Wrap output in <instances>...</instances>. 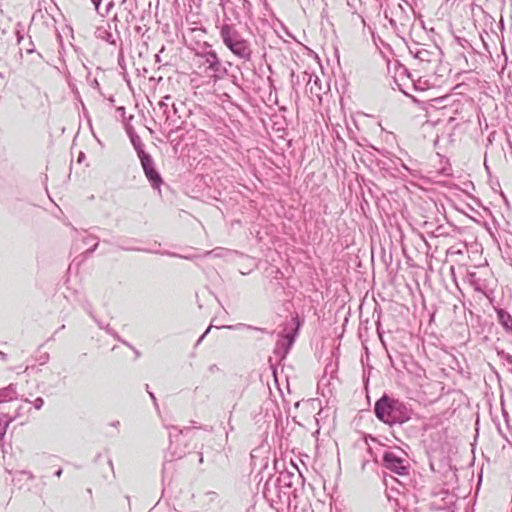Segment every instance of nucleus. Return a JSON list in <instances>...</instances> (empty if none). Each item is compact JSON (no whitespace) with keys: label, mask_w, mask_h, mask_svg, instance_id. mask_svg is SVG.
I'll return each instance as SVG.
<instances>
[{"label":"nucleus","mask_w":512,"mask_h":512,"mask_svg":"<svg viewBox=\"0 0 512 512\" xmlns=\"http://www.w3.org/2000/svg\"><path fill=\"white\" fill-rule=\"evenodd\" d=\"M373 413L377 420L393 428H402L408 423L413 415L411 405L388 393H383L373 407Z\"/></svg>","instance_id":"nucleus-1"},{"label":"nucleus","mask_w":512,"mask_h":512,"mask_svg":"<svg viewBox=\"0 0 512 512\" xmlns=\"http://www.w3.org/2000/svg\"><path fill=\"white\" fill-rule=\"evenodd\" d=\"M130 144L132 145L136 156L139 160L143 174L148 181L150 187L162 197V186L165 185L164 179L157 168L156 162L151 153L147 150L145 143L141 137L134 131L130 125Z\"/></svg>","instance_id":"nucleus-2"},{"label":"nucleus","mask_w":512,"mask_h":512,"mask_svg":"<svg viewBox=\"0 0 512 512\" xmlns=\"http://www.w3.org/2000/svg\"><path fill=\"white\" fill-rule=\"evenodd\" d=\"M220 37L227 49L237 58L244 62L252 60L253 50L251 43L245 39L235 25L223 21L220 26Z\"/></svg>","instance_id":"nucleus-3"},{"label":"nucleus","mask_w":512,"mask_h":512,"mask_svg":"<svg viewBox=\"0 0 512 512\" xmlns=\"http://www.w3.org/2000/svg\"><path fill=\"white\" fill-rule=\"evenodd\" d=\"M292 322L294 324V328L288 333L280 336L273 350L274 355L280 360L285 359L292 349L304 323V319L298 313H295L292 315Z\"/></svg>","instance_id":"nucleus-4"},{"label":"nucleus","mask_w":512,"mask_h":512,"mask_svg":"<svg viewBox=\"0 0 512 512\" xmlns=\"http://www.w3.org/2000/svg\"><path fill=\"white\" fill-rule=\"evenodd\" d=\"M183 430L175 426L169 428V447L164 456L163 471L167 469L168 464L176 459H181L187 453L186 444L183 443Z\"/></svg>","instance_id":"nucleus-5"},{"label":"nucleus","mask_w":512,"mask_h":512,"mask_svg":"<svg viewBox=\"0 0 512 512\" xmlns=\"http://www.w3.org/2000/svg\"><path fill=\"white\" fill-rule=\"evenodd\" d=\"M208 47L209 49L201 52L199 56L204 59V64L207 65V70L213 72L211 78L216 82L227 75L228 69L226 65L222 63L216 51L211 49V46Z\"/></svg>","instance_id":"nucleus-6"},{"label":"nucleus","mask_w":512,"mask_h":512,"mask_svg":"<svg viewBox=\"0 0 512 512\" xmlns=\"http://www.w3.org/2000/svg\"><path fill=\"white\" fill-rule=\"evenodd\" d=\"M263 496L272 507L279 504L289 506L291 502V493L275 485L271 478L264 485Z\"/></svg>","instance_id":"nucleus-7"},{"label":"nucleus","mask_w":512,"mask_h":512,"mask_svg":"<svg viewBox=\"0 0 512 512\" xmlns=\"http://www.w3.org/2000/svg\"><path fill=\"white\" fill-rule=\"evenodd\" d=\"M382 465L387 470L400 475L406 476L409 474L410 464L404 458L398 456L393 451H385L382 455Z\"/></svg>","instance_id":"nucleus-8"},{"label":"nucleus","mask_w":512,"mask_h":512,"mask_svg":"<svg viewBox=\"0 0 512 512\" xmlns=\"http://www.w3.org/2000/svg\"><path fill=\"white\" fill-rule=\"evenodd\" d=\"M160 107L164 109L163 112L166 116L165 125H167V128H169V132H177L179 129H181L184 121L181 120L182 116L179 114V112L181 109H184V103L179 102L177 105L173 102L171 107H169L168 103L161 102Z\"/></svg>","instance_id":"nucleus-9"},{"label":"nucleus","mask_w":512,"mask_h":512,"mask_svg":"<svg viewBox=\"0 0 512 512\" xmlns=\"http://www.w3.org/2000/svg\"><path fill=\"white\" fill-rule=\"evenodd\" d=\"M301 476L296 475L293 472L284 470L279 473L277 478L273 481L275 485H277L280 488L285 489L286 491L290 492L291 494L296 490L294 489V482H299Z\"/></svg>","instance_id":"nucleus-10"},{"label":"nucleus","mask_w":512,"mask_h":512,"mask_svg":"<svg viewBox=\"0 0 512 512\" xmlns=\"http://www.w3.org/2000/svg\"><path fill=\"white\" fill-rule=\"evenodd\" d=\"M115 32H116V38L113 36L112 32H108V38L107 41L111 44L116 45L117 39L120 42V50H119V56H118V63L121 69L123 70V78L128 83V78L126 74V64H125V58H124V51H123V40L120 37V33L117 28V24L114 25Z\"/></svg>","instance_id":"nucleus-11"},{"label":"nucleus","mask_w":512,"mask_h":512,"mask_svg":"<svg viewBox=\"0 0 512 512\" xmlns=\"http://www.w3.org/2000/svg\"><path fill=\"white\" fill-rule=\"evenodd\" d=\"M18 398L17 385L9 384L0 389V403L13 401Z\"/></svg>","instance_id":"nucleus-12"},{"label":"nucleus","mask_w":512,"mask_h":512,"mask_svg":"<svg viewBox=\"0 0 512 512\" xmlns=\"http://www.w3.org/2000/svg\"><path fill=\"white\" fill-rule=\"evenodd\" d=\"M497 319L505 331L512 334V316L504 309L497 310Z\"/></svg>","instance_id":"nucleus-13"},{"label":"nucleus","mask_w":512,"mask_h":512,"mask_svg":"<svg viewBox=\"0 0 512 512\" xmlns=\"http://www.w3.org/2000/svg\"><path fill=\"white\" fill-rule=\"evenodd\" d=\"M82 241L84 243V245L86 246H89L85 251H84V254L86 256H89L91 255L95 250L96 248L98 247V241H97V238L92 236V235H85L82 237Z\"/></svg>","instance_id":"nucleus-14"},{"label":"nucleus","mask_w":512,"mask_h":512,"mask_svg":"<svg viewBox=\"0 0 512 512\" xmlns=\"http://www.w3.org/2000/svg\"><path fill=\"white\" fill-rule=\"evenodd\" d=\"M436 56V54L432 51H429L425 48H421L420 51L416 52V59L420 60L421 62H427L430 63L433 61V58Z\"/></svg>","instance_id":"nucleus-15"},{"label":"nucleus","mask_w":512,"mask_h":512,"mask_svg":"<svg viewBox=\"0 0 512 512\" xmlns=\"http://www.w3.org/2000/svg\"><path fill=\"white\" fill-rule=\"evenodd\" d=\"M384 17L388 20L389 24L391 25V27L397 32V34L399 32H404L405 28H406V24L401 22L400 23V26L397 25V21L393 18V17H390L389 14H388V10L385 9L384 10Z\"/></svg>","instance_id":"nucleus-16"},{"label":"nucleus","mask_w":512,"mask_h":512,"mask_svg":"<svg viewBox=\"0 0 512 512\" xmlns=\"http://www.w3.org/2000/svg\"><path fill=\"white\" fill-rule=\"evenodd\" d=\"M221 328H223V326ZM224 328H228V329H242V328H246V329L256 330V331L261 332V333H269V331L266 328L254 327V326H251V325H248V324H243V323H239V324H236V325L224 326ZM270 334H273V332H270Z\"/></svg>","instance_id":"nucleus-17"},{"label":"nucleus","mask_w":512,"mask_h":512,"mask_svg":"<svg viewBox=\"0 0 512 512\" xmlns=\"http://www.w3.org/2000/svg\"><path fill=\"white\" fill-rule=\"evenodd\" d=\"M13 418H8L7 415L0 416V440L5 436L6 430Z\"/></svg>","instance_id":"nucleus-18"},{"label":"nucleus","mask_w":512,"mask_h":512,"mask_svg":"<svg viewBox=\"0 0 512 512\" xmlns=\"http://www.w3.org/2000/svg\"><path fill=\"white\" fill-rule=\"evenodd\" d=\"M115 112L117 114L116 118H121L122 123H123V128L126 131V133L128 134V121L125 118V114H126L125 107L124 106H119V107L116 108Z\"/></svg>","instance_id":"nucleus-19"},{"label":"nucleus","mask_w":512,"mask_h":512,"mask_svg":"<svg viewBox=\"0 0 512 512\" xmlns=\"http://www.w3.org/2000/svg\"><path fill=\"white\" fill-rule=\"evenodd\" d=\"M403 431H404L405 437L408 439L417 438L420 433V429L417 426H411V425L405 427L403 429Z\"/></svg>","instance_id":"nucleus-20"},{"label":"nucleus","mask_w":512,"mask_h":512,"mask_svg":"<svg viewBox=\"0 0 512 512\" xmlns=\"http://www.w3.org/2000/svg\"><path fill=\"white\" fill-rule=\"evenodd\" d=\"M161 255H166V256H169V257H176V258H182V259H186V260H192L195 256H192V255H182V254H178V253H175V252H170V251H163V252H160Z\"/></svg>","instance_id":"nucleus-21"},{"label":"nucleus","mask_w":512,"mask_h":512,"mask_svg":"<svg viewBox=\"0 0 512 512\" xmlns=\"http://www.w3.org/2000/svg\"><path fill=\"white\" fill-rule=\"evenodd\" d=\"M469 278L471 283L474 285L476 291L484 290V288L479 284L478 279L476 278V273H469Z\"/></svg>","instance_id":"nucleus-22"},{"label":"nucleus","mask_w":512,"mask_h":512,"mask_svg":"<svg viewBox=\"0 0 512 512\" xmlns=\"http://www.w3.org/2000/svg\"><path fill=\"white\" fill-rule=\"evenodd\" d=\"M455 41L464 49L472 48L470 42L466 38L455 36Z\"/></svg>","instance_id":"nucleus-23"},{"label":"nucleus","mask_w":512,"mask_h":512,"mask_svg":"<svg viewBox=\"0 0 512 512\" xmlns=\"http://www.w3.org/2000/svg\"><path fill=\"white\" fill-rule=\"evenodd\" d=\"M497 355L500 356L502 359H504L507 364L512 366V355L509 353H506L504 350H497Z\"/></svg>","instance_id":"nucleus-24"},{"label":"nucleus","mask_w":512,"mask_h":512,"mask_svg":"<svg viewBox=\"0 0 512 512\" xmlns=\"http://www.w3.org/2000/svg\"><path fill=\"white\" fill-rule=\"evenodd\" d=\"M421 46L419 43L414 42L412 45L408 46L409 52L416 58V52L421 50Z\"/></svg>","instance_id":"nucleus-25"},{"label":"nucleus","mask_w":512,"mask_h":512,"mask_svg":"<svg viewBox=\"0 0 512 512\" xmlns=\"http://www.w3.org/2000/svg\"><path fill=\"white\" fill-rule=\"evenodd\" d=\"M397 73L399 76L406 75L408 78L414 81L411 77V73L409 72V70L403 65L399 66V68L397 69Z\"/></svg>","instance_id":"nucleus-26"},{"label":"nucleus","mask_w":512,"mask_h":512,"mask_svg":"<svg viewBox=\"0 0 512 512\" xmlns=\"http://www.w3.org/2000/svg\"><path fill=\"white\" fill-rule=\"evenodd\" d=\"M33 405H34L35 409L40 410L43 407V405H44L43 398L42 397H37L34 400Z\"/></svg>","instance_id":"nucleus-27"},{"label":"nucleus","mask_w":512,"mask_h":512,"mask_svg":"<svg viewBox=\"0 0 512 512\" xmlns=\"http://www.w3.org/2000/svg\"><path fill=\"white\" fill-rule=\"evenodd\" d=\"M101 1L102 0H91V2L93 3V5H94V7H95V9L97 11V13L100 14V15H104V13L101 12V10H100Z\"/></svg>","instance_id":"nucleus-28"},{"label":"nucleus","mask_w":512,"mask_h":512,"mask_svg":"<svg viewBox=\"0 0 512 512\" xmlns=\"http://www.w3.org/2000/svg\"><path fill=\"white\" fill-rule=\"evenodd\" d=\"M376 330H377V334H378L380 340L383 342V336H382L383 332L381 330V323H380L379 319L376 321Z\"/></svg>","instance_id":"nucleus-29"},{"label":"nucleus","mask_w":512,"mask_h":512,"mask_svg":"<svg viewBox=\"0 0 512 512\" xmlns=\"http://www.w3.org/2000/svg\"><path fill=\"white\" fill-rule=\"evenodd\" d=\"M22 474H23V475H25V476H26L28 479H30V480H33V479H34V475H33V473H32V472H30V471H23V472H22Z\"/></svg>","instance_id":"nucleus-30"},{"label":"nucleus","mask_w":512,"mask_h":512,"mask_svg":"<svg viewBox=\"0 0 512 512\" xmlns=\"http://www.w3.org/2000/svg\"><path fill=\"white\" fill-rule=\"evenodd\" d=\"M49 359V354L45 353L40 357L41 364L46 363Z\"/></svg>","instance_id":"nucleus-31"},{"label":"nucleus","mask_w":512,"mask_h":512,"mask_svg":"<svg viewBox=\"0 0 512 512\" xmlns=\"http://www.w3.org/2000/svg\"><path fill=\"white\" fill-rule=\"evenodd\" d=\"M134 31H135V33H136L137 35H139V36H143V34H142V28H141L139 25H136V26L134 27Z\"/></svg>","instance_id":"nucleus-32"},{"label":"nucleus","mask_w":512,"mask_h":512,"mask_svg":"<svg viewBox=\"0 0 512 512\" xmlns=\"http://www.w3.org/2000/svg\"><path fill=\"white\" fill-rule=\"evenodd\" d=\"M148 393H149V395H150V397H151V399H152V401H153V403H154L155 407H156V408H158L157 399H156V397H155L154 393H152V392H150V391H148Z\"/></svg>","instance_id":"nucleus-33"},{"label":"nucleus","mask_w":512,"mask_h":512,"mask_svg":"<svg viewBox=\"0 0 512 512\" xmlns=\"http://www.w3.org/2000/svg\"><path fill=\"white\" fill-rule=\"evenodd\" d=\"M85 159V154L83 152H80L77 158V162L81 163Z\"/></svg>","instance_id":"nucleus-34"},{"label":"nucleus","mask_w":512,"mask_h":512,"mask_svg":"<svg viewBox=\"0 0 512 512\" xmlns=\"http://www.w3.org/2000/svg\"><path fill=\"white\" fill-rule=\"evenodd\" d=\"M135 109L138 111V113L144 117V113H143V110L139 109V104L138 102L135 103Z\"/></svg>","instance_id":"nucleus-35"},{"label":"nucleus","mask_w":512,"mask_h":512,"mask_svg":"<svg viewBox=\"0 0 512 512\" xmlns=\"http://www.w3.org/2000/svg\"><path fill=\"white\" fill-rule=\"evenodd\" d=\"M62 472H63L62 468H59V469L54 473V475H55L56 477H60V476L62 475Z\"/></svg>","instance_id":"nucleus-36"},{"label":"nucleus","mask_w":512,"mask_h":512,"mask_svg":"<svg viewBox=\"0 0 512 512\" xmlns=\"http://www.w3.org/2000/svg\"><path fill=\"white\" fill-rule=\"evenodd\" d=\"M204 338H205V336L201 335V336L198 338V340H197V342H196L195 346H198L200 343H202V341L204 340Z\"/></svg>","instance_id":"nucleus-37"},{"label":"nucleus","mask_w":512,"mask_h":512,"mask_svg":"<svg viewBox=\"0 0 512 512\" xmlns=\"http://www.w3.org/2000/svg\"><path fill=\"white\" fill-rule=\"evenodd\" d=\"M204 338H205V336L201 335V336L198 338V340H197V342H196L195 346H198L200 343H202V341L204 340Z\"/></svg>","instance_id":"nucleus-38"},{"label":"nucleus","mask_w":512,"mask_h":512,"mask_svg":"<svg viewBox=\"0 0 512 512\" xmlns=\"http://www.w3.org/2000/svg\"><path fill=\"white\" fill-rule=\"evenodd\" d=\"M16 35H17V41L20 42L23 38V36L21 35L20 31H16Z\"/></svg>","instance_id":"nucleus-39"},{"label":"nucleus","mask_w":512,"mask_h":512,"mask_svg":"<svg viewBox=\"0 0 512 512\" xmlns=\"http://www.w3.org/2000/svg\"><path fill=\"white\" fill-rule=\"evenodd\" d=\"M211 328H212V325H210V326H209V327L204 331V333H203L202 335L206 337V336L209 334V332H210Z\"/></svg>","instance_id":"nucleus-40"},{"label":"nucleus","mask_w":512,"mask_h":512,"mask_svg":"<svg viewBox=\"0 0 512 512\" xmlns=\"http://www.w3.org/2000/svg\"><path fill=\"white\" fill-rule=\"evenodd\" d=\"M401 166H402L406 171H408L409 173H411V174H412V172H411L410 168H409L406 164H404V163L402 162Z\"/></svg>","instance_id":"nucleus-41"},{"label":"nucleus","mask_w":512,"mask_h":512,"mask_svg":"<svg viewBox=\"0 0 512 512\" xmlns=\"http://www.w3.org/2000/svg\"><path fill=\"white\" fill-rule=\"evenodd\" d=\"M0 357H1L2 360H6L7 354L0 351Z\"/></svg>","instance_id":"nucleus-42"},{"label":"nucleus","mask_w":512,"mask_h":512,"mask_svg":"<svg viewBox=\"0 0 512 512\" xmlns=\"http://www.w3.org/2000/svg\"><path fill=\"white\" fill-rule=\"evenodd\" d=\"M503 416L505 421L508 423V413L505 410H503Z\"/></svg>","instance_id":"nucleus-43"},{"label":"nucleus","mask_w":512,"mask_h":512,"mask_svg":"<svg viewBox=\"0 0 512 512\" xmlns=\"http://www.w3.org/2000/svg\"><path fill=\"white\" fill-rule=\"evenodd\" d=\"M130 349L133 350V352L135 353L136 357H139V352L138 350H136L135 348H133L131 345H130Z\"/></svg>","instance_id":"nucleus-44"},{"label":"nucleus","mask_w":512,"mask_h":512,"mask_svg":"<svg viewBox=\"0 0 512 512\" xmlns=\"http://www.w3.org/2000/svg\"><path fill=\"white\" fill-rule=\"evenodd\" d=\"M111 6H112V2H109V3L107 4L106 9H105V12H106V13L108 12V10H109V8H110Z\"/></svg>","instance_id":"nucleus-45"},{"label":"nucleus","mask_w":512,"mask_h":512,"mask_svg":"<svg viewBox=\"0 0 512 512\" xmlns=\"http://www.w3.org/2000/svg\"><path fill=\"white\" fill-rule=\"evenodd\" d=\"M397 8L403 13L404 12V9H403V6L401 4H398L397 5Z\"/></svg>","instance_id":"nucleus-46"},{"label":"nucleus","mask_w":512,"mask_h":512,"mask_svg":"<svg viewBox=\"0 0 512 512\" xmlns=\"http://www.w3.org/2000/svg\"><path fill=\"white\" fill-rule=\"evenodd\" d=\"M96 322H97V324H98V326H99L100 328H104V325H103V323H102V322H100V321H96Z\"/></svg>","instance_id":"nucleus-47"},{"label":"nucleus","mask_w":512,"mask_h":512,"mask_svg":"<svg viewBox=\"0 0 512 512\" xmlns=\"http://www.w3.org/2000/svg\"><path fill=\"white\" fill-rule=\"evenodd\" d=\"M199 462H200V463H202V462H203V456H202V454H200Z\"/></svg>","instance_id":"nucleus-48"},{"label":"nucleus","mask_w":512,"mask_h":512,"mask_svg":"<svg viewBox=\"0 0 512 512\" xmlns=\"http://www.w3.org/2000/svg\"><path fill=\"white\" fill-rule=\"evenodd\" d=\"M65 328V325H62L57 331L56 333L59 331V330H63Z\"/></svg>","instance_id":"nucleus-49"},{"label":"nucleus","mask_w":512,"mask_h":512,"mask_svg":"<svg viewBox=\"0 0 512 512\" xmlns=\"http://www.w3.org/2000/svg\"><path fill=\"white\" fill-rule=\"evenodd\" d=\"M393 435H394V437H395V439H396L397 441L401 442V439H400V438H398V437L395 435V433H394Z\"/></svg>","instance_id":"nucleus-50"},{"label":"nucleus","mask_w":512,"mask_h":512,"mask_svg":"<svg viewBox=\"0 0 512 512\" xmlns=\"http://www.w3.org/2000/svg\"><path fill=\"white\" fill-rule=\"evenodd\" d=\"M107 332H109V333H111V334L115 335V334L112 332V330H111V329H109L108 327H107Z\"/></svg>","instance_id":"nucleus-51"},{"label":"nucleus","mask_w":512,"mask_h":512,"mask_svg":"<svg viewBox=\"0 0 512 512\" xmlns=\"http://www.w3.org/2000/svg\"><path fill=\"white\" fill-rule=\"evenodd\" d=\"M236 81H237V78L234 76L233 83L238 85Z\"/></svg>","instance_id":"nucleus-52"},{"label":"nucleus","mask_w":512,"mask_h":512,"mask_svg":"<svg viewBox=\"0 0 512 512\" xmlns=\"http://www.w3.org/2000/svg\"><path fill=\"white\" fill-rule=\"evenodd\" d=\"M133 118H134V115L130 114V116H129L130 122L132 121Z\"/></svg>","instance_id":"nucleus-53"},{"label":"nucleus","mask_w":512,"mask_h":512,"mask_svg":"<svg viewBox=\"0 0 512 512\" xmlns=\"http://www.w3.org/2000/svg\"><path fill=\"white\" fill-rule=\"evenodd\" d=\"M398 86H399V90H401L402 92L406 93V92L402 89V87H401V85H400V84H398Z\"/></svg>","instance_id":"nucleus-54"},{"label":"nucleus","mask_w":512,"mask_h":512,"mask_svg":"<svg viewBox=\"0 0 512 512\" xmlns=\"http://www.w3.org/2000/svg\"><path fill=\"white\" fill-rule=\"evenodd\" d=\"M164 99H165L166 101H168V100H171V97H170V96H167V97H165Z\"/></svg>","instance_id":"nucleus-55"},{"label":"nucleus","mask_w":512,"mask_h":512,"mask_svg":"<svg viewBox=\"0 0 512 512\" xmlns=\"http://www.w3.org/2000/svg\"><path fill=\"white\" fill-rule=\"evenodd\" d=\"M364 382H365V385L367 386V385H368V383H369V380H368V379H366V380H364Z\"/></svg>","instance_id":"nucleus-56"},{"label":"nucleus","mask_w":512,"mask_h":512,"mask_svg":"<svg viewBox=\"0 0 512 512\" xmlns=\"http://www.w3.org/2000/svg\"><path fill=\"white\" fill-rule=\"evenodd\" d=\"M389 356V359L391 361V364L393 365V361H392V356L388 355Z\"/></svg>","instance_id":"nucleus-57"},{"label":"nucleus","mask_w":512,"mask_h":512,"mask_svg":"<svg viewBox=\"0 0 512 512\" xmlns=\"http://www.w3.org/2000/svg\"><path fill=\"white\" fill-rule=\"evenodd\" d=\"M27 52H28V53H32V52H33V50H32V49H28V50H27Z\"/></svg>","instance_id":"nucleus-58"}]
</instances>
